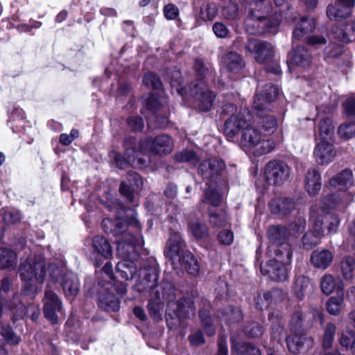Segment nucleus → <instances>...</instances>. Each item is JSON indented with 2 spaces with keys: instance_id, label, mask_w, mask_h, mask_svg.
I'll return each mask as SVG.
<instances>
[{
  "instance_id": "obj_27",
  "label": "nucleus",
  "mask_w": 355,
  "mask_h": 355,
  "mask_svg": "<svg viewBox=\"0 0 355 355\" xmlns=\"http://www.w3.org/2000/svg\"><path fill=\"white\" fill-rule=\"evenodd\" d=\"M164 301H166L169 304V300L166 297H162V291H159L157 288L155 292L151 293V297L148 304V309L150 317L156 322L162 320L161 311L163 308Z\"/></svg>"
},
{
  "instance_id": "obj_30",
  "label": "nucleus",
  "mask_w": 355,
  "mask_h": 355,
  "mask_svg": "<svg viewBox=\"0 0 355 355\" xmlns=\"http://www.w3.org/2000/svg\"><path fill=\"white\" fill-rule=\"evenodd\" d=\"M288 57L293 64L305 68L311 62V55L303 46H299L293 49L288 54Z\"/></svg>"
},
{
  "instance_id": "obj_48",
  "label": "nucleus",
  "mask_w": 355,
  "mask_h": 355,
  "mask_svg": "<svg viewBox=\"0 0 355 355\" xmlns=\"http://www.w3.org/2000/svg\"><path fill=\"white\" fill-rule=\"evenodd\" d=\"M344 304L343 293L337 296L331 297L327 302V310L331 315H338L340 313L342 306Z\"/></svg>"
},
{
  "instance_id": "obj_63",
  "label": "nucleus",
  "mask_w": 355,
  "mask_h": 355,
  "mask_svg": "<svg viewBox=\"0 0 355 355\" xmlns=\"http://www.w3.org/2000/svg\"><path fill=\"white\" fill-rule=\"evenodd\" d=\"M218 239L220 243L229 245L232 244L234 241V234L230 230H223L219 232Z\"/></svg>"
},
{
  "instance_id": "obj_2",
  "label": "nucleus",
  "mask_w": 355,
  "mask_h": 355,
  "mask_svg": "<svg viewBox=\"0 0 355 355\" xmlns=\"http://www.w3.org/2000/svg\"><path fill=\"white\" fill-rule=\"evenodd\" d=\"M130 212L131 218L125 221L121 218L112 219L105 218L102 222V226L105 233L112 234L114 236L121 235L123 233L122 239L117 241V252L123 258L130 257L132 252L135 251V246L139 244V234H133L130 231L126 232L128 225L135 227L137 231L140 230L139 221L134 216L133 210H128Z\"/></svg>"
},
{
  "instance_id": "obj_32",
  "label": "nucleus",
  "mask_w": 355,
  "mask_h": 355,
  "mask_svg": "<svg viewBox=\"0 0 355 355\" xmlns=\"http://www.w3.org/2000/svg\"><path fill=\"white\" fill-rule=\"evenodd\" d=\"M349 203L350 201L345 200L343 196H340V194H330L322 199L321 209L324 211V209L339 207L342 211H344Z\"/></svg>"
},
{
  "instance_id": "obj_51",
  "label": "nucleus",
  "mask_w": 355,
  "mask_h": 355,
  "mask_svg": "<svg viewBox=\"0 0 355 355\" xmlns=\"http://www.w3.org/2000/svg\"><path fill=\"white\" fill-rule=\"evenodd\" d=\"M306 219L304 217H298L289 225V235L297 236L302 233L306 228Z\"/></svg>"
},
{
  "instance_id": "obj_36",
  "label": "nucleus",
  "mask_w": 355,
  "mask_h": 355,
  "mask_svg": "<svg viewBox=\"0 0 355 355\" xmlns=\"http://www.w3.org/2000/svg\"><path fill=\"white\" fill-rule=\"evenodd\" d=\"M293 290L296 297L299 300H302L306 295L313 292V286L308 277L300 276L296 278L294 283Z\"/></svg>"
},
{
  "instance_id": "obj_15",
  "label": "nucleus",
  "mask_w": 355,
  "mask_h": 355,
  "mask_svg": "<svg viewBox=\"0 0 355 355\" xmlns=\"http://www.w3.org/2000/svg\"><path fill=\"white\" fill-rule=\"evenodd\" d=\"M112 255L110 243L103 236L97 235L92 239L91 259L96 266H100L105 259Z\"/></svg>"
},
{
  "instance_id": "obj_28",
  "label": "nucleus",
  "mask_w": 355,
  "mask_h": 355,
  "mask_svg": "<svg viewBox=\"0 0 355 355\" xmlns=\"http://www.w3.org/2000/svg\"><path fill=\"white\" fill-rule=\"evenodd\" d=\"M270 109H264L263 110H257L259 116L258 124L262 131L266 135L273 134L277 128V121L272 114L266 113Z\"/></svg>"
},
{
  "instance_id": "obj_12",
  "label": "nucleus",
  "mask_w": 355,
  "mask_h": 355,
  "mask_svg": "<svg viewBox=\"0 0 355 355\" xmlns=\"http://www.w3.org/2000/svg\"><path fill=\"white\" fill-rule=\"evenodd\" d=\"M290 173L289 166L282 161L272 160L265 167V178L269 184H283L288 179Z\"/></svg>"
},
{
  "instance_id": "obj_49",
  "label": "nucleus",
  "mask_w": 355,
  "mask_h": 355,
  "mask_svg": "<svg viewBox=\"0 0 355 355\" xmlns=\"http://www.w3.org/2000/svg\"><path fill=\"white\" fill-rule=\"evenodd\" d=\"M199 316L203 326V328L208 336H213L216 331L213 327V320L208 311L202 310L199 313Z\"/></svg>"
},
{
  "instance_id": "obj_24",
  "label": "nucleus",
  "mask_w": 355,
  "mask_h": 355,
  "mask_svg": "<svg viewBox=\"0 0 355 355\" xmlns=\"http://www.w3.org/2000/svg\"><path fill=\"white\" fill-rule=\"evenodd\" d=\"M315 28V22L313 18L303 17L295 24L293 32V40H308L310 34Z\"/></svg>"
},
{
  "instance_id": "obj_61",
  "label": "nucleus",
  "mask_w": 355,
  "mask_h": 355,
  "mask_svg": "<svg viewBox=\"0 0 355 355\" xmlns=\"http://www.w3.org/2000/svg\"><path fill=\"white\" fill-rule=\"evenodd\" d=\"M355 342V336L352 331L343 332L340 343L342 346L349 348L352 347Z\"/></svg>"
},
{
  "instance_id": "obj_57",
  "label": "nucleus",
  "mask_w": 355,
  "mask_h": 355,
  "mask_svg": "<svg viewBox=\"0 0 355 355\" xmlns=\"http://www.w3.org/2000/svg\"><path fill=\"white\" fill-rule=\"evenodd\" d=\"M143 83L148 87H150L154 89H159L162 86V82L159 77L151 72H148L144 75Z\"/></svg>"
},
{
  "instance_id": "obj_21",
  "label": "nucleus",
  "mask_w": 355,
  "mask_h": 355,
  "mask_svg": "<svg viewBox=\"0 0 355 355\" xmlns=\"http://www.w3.org/2000/svg\"><path fill=\"white\" fill-rule=\"evenodd\" d=\"M127 180L128 182H122L121 183L119 192L129 202H132L135 197L134 192L136 190L141 189L143 181L141 176L134 171L128 173Z\"/></svg>"
},
{
  "instance_id": "obj_14",
  "label": "nucleus",
  "mask_w": 355,
  "mask_h": 355,
  "mask_svg": "<svg viewBox=\"0 0 355 355\" xmlns=\"http://www.w3.org/2000/svg\"><path fill=\"white\" fill-rule=\"evenodd\" d=\"M190 93L200 110L209 111L212 107L215 95L203 80L193 83Z\"/></svg>"
},
{
  "instance_id": "obj_11",
  "label": "nucleus",
  "mask_w": 355,
  "mask_h": 355,
  "mask_svg": "<svg viewBox=\"0 0 355 355\" xmlns=\"http://www.w3.org/2000/svg\"><path fill=\"white\" fill-rule=\"evenodd\" d=\"M141 154L144 152H150L155 155H167L173 149V141L167 135H161L154 139H146L139 144Z\"/></svg>"
},
{
  "instance_id": "obj_19",
  "label": "nucleus",
  "mask_w": 355,
  "mask_h": 355,
  "mask_svg": "<svg viewBox=\"0 0 355 355\" xmlns=\"http://www.w3.org/2000/svg\"><path fill=\"white\" fill-rule=\"evenodd\" d=\"M334 144L329 141H320L314 148L313 156L320 165H327L332 162L336 156Z\"/></svg>"
},
{
  "instance_id": "obj_6",
  "label": "nucleus",
  "mask_w": 355,
  "mask_h": 355,
  "mask_svg": "<svg viewBox=\"0 0 355 355\" xmlns=\"http://www.w3.org/2000/svg\"><path fill=\"white\" fill-rule=\"evenodd\" d=\"M240 145L245 150L252 151L258 156L269 153L276 147L274 139H263L261 132L252 123L241 132Z\"/></svg>"
},
{
  "instance_id": "obj_38",
  "label": "nucleus",
  "mask_w": 355,
  "mask_h": 355,
  "mask_svg": "<svg viewBox=\"0 0 355 355\" xmlns=\"http://www.w3.org/2000/svg\"><path fill=\"white\" fill-rule=\"evenodd\" d=\"M177 262H179L181 267L193 276H196L199 273L200 266L196 258L189 252H187Z\"/></svg>"
},
{
  "instance_id": "obj_46",
  "label": "nucleus",
  "mask_w": 355,
  "mask_h": 355,
  "mask_svg": "<svg viewBox=\"0 0 355 355\" xmlns=\"http://www.w3.org/2000/svg\"><path fill=\"white\" fill-rule=\"evenodd\" d=\"M340 268L343 277L346 280L352 279L355 271V259L352 257H345L340 263Z\"/></svg>"
},
{
  "instance_id": "obj_60",
  "label": "nucleus",
  "mask_w": 355,
  "mask_h": 355,
  "mask_svg": "<svg viewBox=\"0 0 355 355\" xmlns=\"http://www.w3.org/2000/svg\"><path fill=\"white\" fill-rule=\"evenodd\" d=\"M237 354L238 355H261L260 350L250 344L240 345L237 349Z\"/></svg>"
},
{
  "instance_id": "obj_13",
  "label": "nucleus",
  "mask_w": 355,
  "mask_h": 355,
  "mask_svg": "<svg viewBox=\"0 0 355 355\" xmlns=\"http://www.w3.org/2000/svg\"><path fill=\"white\" fill-rule=\"evenodd\" d=\"M246 51L253 55L259 63H264L274 55V46L263 40L251 38L245 44Z\"/></svg>"
},
{
  "instance_id": "obj_34",
  "label": "nucleus",
  "mask_w": 355,
  "mask_h": 355,
  "mask_svg": "<svg viewBox=\"0 0 355 355\" xmlns=\"http://www.w3.org/2000/svg\"><path fill=\"white\" fill-rule=\"evenodd\" d=\"M62 288L66 296H76L80 289V284L77 275L72 272L65 274L62 281Z\"/></svg>"
},
{
  "instance_id": "obj_18",
  "label": "nucleus",
  "mask_w": 355,
  "mask_h": 355,
  "mask_svg": "<svg viewBox=\"0 0 355 355\" xmlns=\"http://www.w3.org/2000/svg\"><path fill=\"white\" fill-rule=\"evenodd\" d=\"M44 313L53 324L58 322L57 313H62V303L58 297L51 291L46 290L44 297Z\"/></svg>"
},
{
  "instance_id": "obj_56",
  "label": "nucleus",
  "mask_w": 355,
  "mask_h": 355,
  "mask_svg": "<svg viewBox=\"0 0 355 355\" xmlns=\"http://www.w3.org/2000/svg\"><path fill=\"white\" fill-rule=\"evenodd\" d=\"M217 8L214 4H207L200 10V16L203 20L211 21L216 16Z\"/></svg>"
},
{
  "instance_id": "obj_62",
  "label": "nucleus",
  "mask_w": 355,
  "mask_h": 355,
  "mask_svg": "<svg viewBox=\"0 0 355 355\" xmlns=\"http://www.w3.org/2000/svg\"><path fill=\"white\" fill-rule=\"evenodd\" d=\"M79 132L76 129H72L69 135L63 133L60 135L59 141L63 146L70 145L76 138L78 137Z\"/></svg>"
},
{
  "instance_id": "obj_1",
  "label": "nucleus",
  "mask_w": 355,
  "mask_h": 355,
  "mask_svg": "<svg viewBox=\"0 0 355 355\" xmlns=\"http://www.w3.org/2000/svg\"><path fill=\"white\" fill-rule=\"evenodd\" d=\"M158 277L159 271L155 265L141 268L139 280L136 286L139 292L150 289L151 293H153L157 288L159 291H162V297H166L169 300L166 313V322L170 329H174L180 326L182 319L189 317L190 314H193V303L191 300L182 298L171 282H164L161 285H158Z\"/></svg>"
},
{
  "instance_id": "obj_59",
  "label": "nucleus",
  "mask_w": 355,
  "mask_h": 355,
  "mask_svg": "<svg viewBox=\"0 0 355 355\" xmlns=\"http://www.w3.org/2000/svg\"><path fill=\"white\" fill-rule=\"evenodd\" d=\"M275 292L276 291H273L272 292H268L263 293V295H259L256 299L257 307L260 310L268 308Z\"/></svg>"
},
{
  "instance_id": "obj_35",
  "label": "nucleus",
  "mask_w": 355,
  "mask_h": 355,
  "mask_svg": "<svg viewBox=\"0 0 355 355\" xmlns=\"http://www.w3.org/2000/svg\"><path fill=\"white\" fill-rule=\"evenodd\" d=\"M314 220L322 221V228H323V230L324 228H327L329 234L336 233L340 225V219L337 215L331 213H324V211L316 216Z\"/></svg>"
},
{
  "instance_id": "obj_64",
  "label": "nucleus",
  "mask_w": 355,
  "mask_h": 355,
  "mask_svg": "<svg viewBox=\"0 0 355 355\" xmlns=\"http://www.w3.org/2000/svg\"><path fill=\"white\" fill-rule=\"evenodd\" d=\"M342 32V35H336V37L341 42L347 43L350 42L355 40V20L352 22L351 25V33H346L345 31L340 30Z\"/></svg>"
},
{
  "instance_id": "obj_3",
  "label": "nucleus",
  "mask_w": 355,
  "mask_h": 355,
  "mask_svg": "<svg viewBox=\"0 0 355 355\" xmlns=\"http://www.w3.org/2000/svg\"><path fill=\"white\" fill-rule=\"evenodd\" d=\"M254 5L250 11V15L245 21L247 31L252 35H261L273 32L281 21V13L274 11L270 5L265 4V0H253Z\"/></svg>"
},
{
  "instance_id": "obj_43",
  "label": "nucleus",
  "mask_w": 355,
  "mask_h": 355,
  "mask_svg": "<svg viewBox=\"0 0 355 355\" xmlns=\"http://www.w3.org/2000/svg\"><path fill=\"white\" fill-rule=\"evenodd\" d=\"M308 315L301 310L295 311L290 320V327L293 331H298L302 329L308 320Z\"/></svg>"
},
{
  "instance_id": "obj_16",
  "label": "nucleus",
  "mask_w": 355,
  "mask_h": 355,
  "mask_svg": "<svg viewBox=\"0 0 355 355\" xmlns=\"http://www.w3.org/2000/svg\"><path fill=\"white\" fill-rule=\"evenodd\" d=\"M355 6V0H336L327 8V16L330 20H340L351 16Z\"/></svg>"
},
{
  "instance_id": "obj_26",
  "label": "nucleus",
  "mask_w": 355,
  "mask_h": 355,
  "mask_svg": "<svg viewBox=\"0 0 355 355\" xmlns=\"http://www.w3.org/2000/svg\"><path fill=\"white\" fill-rule=\"evenodd\" d=\"M322 223V222L320 220H313L312 230L304 234L302 239L304 249L311 250L319 244L321 238L324 235Z\"/></svg>"
},
{
  "instance_id": "obj_8",
  "label": "nucleus",
  "mask_w": 355,
  "mask_h": 355,
  "mask_svg": "<svg viewBox=\"0 0 355 355\" xmlns=\"http://www.w3.org/2000/svg\"><path fill=\"white\" fill-rule=\"evenodd\" d=\"M226 107L230 112L236 111L235 113H232L226 119L224 125V135L230 139L236 136L239 132H242L243 129L252 123V116L247 108L237 111L234 105L232 104L227 105Z\"/></svg>"
},
{
  "instance_id": "obj_31",
  "label": "nucleus",
  "mask_w": 355,
  "mask_h": 355,
  "mask_svg": "<svg viewBox=\"0 0 355 355\" xmlns=\"http://www.w3.org/2000/svg\"><path fill=\"white\" fill-rule=\"evenodd\" d=\"M269 207L273 214H287L294 209L295 202L288 198H279L271 200Z\"/></svg>"
},
{
  "instance_id": "obj_40",
  "label": "nucleus",
  "mask_w": 355,
  "mask_h": 355,
  "mask_svg": "<svg viewBox=\"0 0 355 355\" xmlns=\"http://www.w3.org/2000/svg\"><path fill=\"white\" fill-rule=\"evenodd\" d=\"M335 125L331 119H322L318 125V132L320 141H331L334 134Z\"/></svg>"
},
{
  "instance_id": "obj_23",
  "label": "nucleus",
  "mask_w": 355,
  "mask_h": 355,
  "mask_svg": "<svg viewBox=\"0 0 355 355\" xmlns=\"http://www.w3.org/2000/svg\"><path fill=\"white\" fill-rule=\"evenodd\" d=\"M225 167V164L223 160L211 158L201 163L198 171L204 178L211 180L220 175Z\"/></svg>"
},
{
  "instance_id": "obj_37",
  "label": "nucleus",
  "mask_w": 355,
  "mask_h": 355,
  "mask_svg": "<svg viewBox=\"0 0 355 355\" xmlns=\"http://www.w3.org/2000/svg\"><path fill=\"white\" fill-rule=\"evenodd\" d=\"M353 184L352 172L350 170H343L329 180V185L338 189L347 188Z\"/></svg>"
},
{
  "instance_id": "obj_17",
  "label": "nucleus",
  "mask_w": 355,
  "mask_h": 355,
  "mask_svg": "<svg viewBox=\"0 0 355 355\" xmlns=\"http://www.w3.org/2000/svg\"><path fill=\"white\" fill-rule=\"evenodd\" d=\"M185 243L178 233L172 234L167 242L164 253L173 264L179 261L189 251L185 250Z\"/></svg>"
},
{
  "instance_id": "obj_41",
  "label": "nucleus",
  "mask_w": 355,
  "mask_h": 355,
  "mask_svg": "<svg viewBox=\"0 0 355 355\" xmlns=\"http://www.w3.org/2000/svg\"><path fill=\"white\" fill-rule=\"evenodd\" d=\"M15 252L6 248H0V269L14 268L17 265Z\"/></svg>"
},
{
  "instance_id": "obj_58",
  "label": "nucleus",
  "mask_w": 355,
  "mask_h": 355,
  "mask_svg": "<svg viewBox=\"0 0 355 355\" xmlns=\"http://www.w3.org/2000/svg\"><path fill=\"white\" fill-rule=\"evenodd\" d=\"M101 275L103 280H99L98 284L102 286H104L105 283L111 284L114 280L113 269L110 262H107L103 267Z\"/></svg>"
},
{
  "instance_id": "obj_54",
  "label": "nucleus",
  "mask_w": 355,
  "mask_h": 355,
  "mask_svg": "<svg viewBox=\"0 0 355 355\" xmlns=\"http://www.w3.org/2000/svg\"><path fill=\"white\" fill-rule=\"evenodd\" d=\"M335 331L336 326L334 324L329 323L327 325L322 340V346L324 349H329L331 347Z\"/></svg>"
},
{
  "instance_id": "obj_39",
  "label": "nucleus",
  "mask_w": 355,
  "mask_h": 355,
  "mask_svg": "<svg viewBox=\"0 0 355 355\" xmlns=\"http://www.w3.org/2000/svg\"><path fill=\"white\" fill-rule=\"evenodd\" d=\"M98 306L106 311H116L119 309V301L111 293L105 292L101 294L98 300Z\"/></svg>"
},
{
  "instance_id": "obj_10",
  "label": "nucleus",
  "mask_w": 355,
  "mask_h": 355,
  "mask_svg": "<svg viewBox=\"0 0 355 355\" xmlns=\"http://www.w3.org/2000/svg\"><path fill=\"white\" fill-rule=\"evenodd\" d=\"M221 196L214 188L209 186L205 191L202 202L209 205L208 214L209 222L215 227H223L227 223V217L225 211L218 208L220 204Z\"/></svg>"
},
{
  "instance_id": "obj_7",
  "label": "nucleus",
  "mask_w": 355,
  "mask_h": 355,
  "mask_svg": "<svg viewBox=\"0 0 355 355\" xmlns=\"http://www.w3.org/2000/svg\"><path fill=\"white\" fill-rule=\"evenodd\" d=\"M135 139L129 137L124 141L125 157L117 153H113V158L117 167L124 168L131 165L134 167L142 168L147 166L148 157L143 156L139 149H135Z\"/></svg>"
},
{
  "instance_id": "obj_47",
  "label": "nucleus",
  "mask_w": 355,
  "mask_h": 355,
  "mask_svg": "<svg viewBox=\"0 0 355 355\" xmlns=\"http://www.w3.org/2000/svg\"><path fill=\"white\" fill-rule=\"evenodd\" d=\"M190 233L196 239H201L208 236V228L207 225L198 220L191 222L189 225Z\"/></svg>"
},
{
  "instance_id": "obj_55",
  "label": "nucleus",
  "mask_w": 355,
  "mask_h": 355,
  "mask_svg": "<svg viewBox=\"0 0 355 355\" xmlns=\"http://www.w3.org/2000/svg\"><path fill=\"white\" fill-rule=\"evenodd\" d=\"M175 159L178 162H189L193 164L198 161L196 154L192 150H184L177 153Z\"/></svg>"
},
{
  "instance_id": "obj_42",
  "label": "nucleus",
  "mask_w": 355,
  "mask_h": 355,
  "mask_svg": "<svg viewBox=\"0 0 355 355\" xmlns=\"http://www.w3.org/2000/svg\"><path fill=\"white\" fill-rule=\"evenodd\" d=\"M13 300V303L6 302V306L12 312L14 320L23 318L27 314L26 307L19 301V295H15Z\"/></svg>"
},
{
  "instance_id": "obj_44",
  "label": "nucleus",
  "mask_w": 355,
  "mask_h": 355,
  "mask_svg": "<svg viewBox=\"0 0 355 355\" xmlns=\"http://www.w3.org/2000/svg\"><path fill=\"white\" fill-rule=\"evenodd\" d=\"M116 270L121 277L127 280L133 279L137 272L133 263L126 261L119 262L116 266Z\"/></svg>"
},
{
  "instance_id": "obj_29",
  "label": "nucleus",
  "mask_w": 355,
  "mask_h": 355,
  "mask_svg": "<svg viewBox=\"0 0 355 355\" xmlns=\"http://www.w3.org/2000/svg\"><path fill=\"white\" fill-rule=\"evenodd\" d=\"M322 187V178L320 173L314 168L309 169L305 176V189L311 196L318 194Z\"/></svg>"
},
{
  "instance_id": "obj_45",
  "label": "nucleus",
  "mask_w": 355,
  "mask_h": 355,
  "mask_svg": "<svg viewBox=\"0 0 355 355\" xmlns=\"http://www.w3.org/2000/svg\"><path fill=\"white\" fill-rule=\"evenodd\" d=\"M220 317L226 322L233 323L242 319V313L237 307L227 306L221 311Z\"/></svg>"
},
{
  "instance_id": "obj_9",
  "label": "nucleus",
  "mask_w": 355,
  "mask_h": 355,
  "mask_svg": "<svg viewBox=\"0 0 355 355\" xmlns=\"http://www.w3.org/2000/svg\"><path fill=\"white\" fill-rule=\"evenodd\" d=\"M277 324H273L272 327V337L281 342L286 339L288 350L297 354L301 352H305L313 346V340L306 335H294L286 337V333L283 327L277 321Z\"/></svg>"
},
{
  "instance_id": "obj_53",
  "label": "nucleus",
  "mask_w": 355,
  "mask_h": 355,
  "mask_svg": "<svg viewBox=\"0 0 355 355\" xmlns=\"http://www.w3.org/2000/svg\"><path fill=\"white\" fill-rule=\"evenodd\" d=\"M321 290L323 293L328 295L332 293L336 288L334 277L331 275H325L321 280Z\"/></svg>"
},
{
  "instance_id": "obj_33",
  "label": "nucleus",
  "mask_w": 355,
  "mask_h": 355,
  "mask_svg": "<svg viewBox=\"0 0 355 355\" xmlns=\"http://www.w3.org/2000/svg\"><path fill=\"white\" fill-rule=\"evenodd\" d=\"M333 261L332 253L327 250H315L311 256V262L316 268L326 269Z\"/></svg>"
},
{
  "instance_id": "obj_25",
  "label": "nucleus",
  "mask_w": 355,
  "mask_h": 355,
  "mask_svg": "<svg viewBox=\"0 0 355 355\" xmlns=\"http://www.w3.org/2000/svg\"><path fill=\"white\" fill-rule=\"evenodd\" d=\"M222 69L232 73H240L245 67L242 56L234 51L227 53L221 59Z\"/></svg>"
},
{
  "instance_id": "obj_5",
  "label": "nucleus",
  "mask_w": 355,
  "mask_h": 355,
  "mask_svg": "<svg viewBox=\"0 0 355 355\" xmlns=\"http://www.w3.org/2000/svg\"><path fill=\"white\" fill-rule=\"evenodd\" d=\"M288 229L282 225L270 226L267 230V237L271 244L268 247L267 253L272 257L277 256L284 263H291L293 252L291 245L286 242L289 237Z\"/></svg>"
},
{
  "instance_id": "obj_20",
  "label": "nucleus",
  "mask_w": 355,
  "mask_h": 355,
  "mask_svg": "<svg viewBox=\"0 0 355 355\" xmlns=\"http://www.w3.org/2000/svg\"><path fill=\"white\" fill-rule=\"evenodd\" d=\"M278 88L271 83L265 85L264 89L254 96L253 107L255 110L270 108V102L278 95Z\"/></svg>"
},
{
  "instance_id": "obj_52",
  "label": "nucleus",
  "mask_w": 355,
  "mask_h": 355,
  "mask_svg": "<svg viewBox=\"0 0 355 355\" xmlns=\"http://www.w3.org/2000/svg\"><path fill=\"white\" fill-rule=\"evenodd\" d=\"M338 135L345 139H349L355 136V123H344L338 130Z\"/></svg>"
},
{
  "instance_id": "obj_4",
  "label": "nucleus",
  "mask_w": 355,
  "mask_h": 355,
  "mask_svg": "<svg viewBox=\"0 0 355 355\" xmlns=\"http://www.w3.org/2000/svg\"><path fill=\"white\" fill-rule=\"evenodd\" d=\"M19 275L24 282V292L30 295L36 290L34 282L42 284L47 274L46 263L42 254L30 255L22 259L19 266Z\"/></svg>"
},
{
  "instance_id": "obj_22",
  "label": "nucleus",
  "mask_w": 355,
  "mask_h": 355,
  "mask_svg": "<svg viewBox=\"0 0 355 355\" xmlns=\"http://www.w3.org/2000/svg\"><path fill=\"white\" fill-rule=\"evenodd\" d=\"M290 263H284L277 256L270 259L266 264V272L270 277L275 281L284 282L288 278V270L286 265Z\"/></svg>"
},
{
  "instance_id": "obj_50",
  "label": "nucleus",
  "mask_w": 355,
  "mask_h": 355,
  "mask_svg": "<svg viewBox=\"0 0 355 355\" xmlns=\"http://www.w3.org/2000/svg\"><path fill=\"white\" fill-rule=\"evenodd\" d=\"M166 103L167 101L165 98L156 96L155 95H150L146 101V106L148 110L155 114L162 107H164V104Z\"/></svg>"
}]
</instances>
